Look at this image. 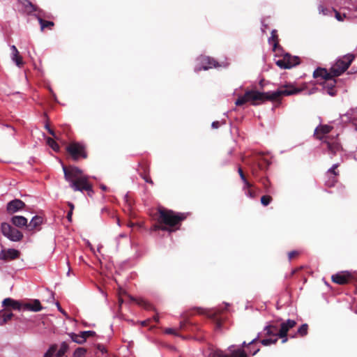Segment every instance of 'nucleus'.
Masks as SVG:
<instances>
[{"label":"nucleus","mask_w":357,"mask_h":357,"mask_svg":"<svg viewBox=\"0 0 357 357\" xmlns=\"http://www.w3.org/2000/svg\"><path fill=\"white\" fill-rule=\"evenodd\" d=\"M65 178L70 183V186L74 191H87L88 195L93 194L91 184L89 182V176L84 175L82 171L76 167H70L67 169L63 167Z\"/></svg>","instance_id":"nucleus-1"},{"label":"nucleus","mask_w":357,"mask_h":357,"mask_svg":"<svg viewBox=\"0 0 357 357\" xmlns=\"http://www.w3.org/2000/svg\"><path fill=\"white\" fill-rule=\"evenodd\" d=\"M298 92H300V90L295 88L294 86L286 85L275 91L259 92L251 90L247 91L245 93L248 101H252L253 104H255V102L257 100L262 102L265 100L274 101L277 100L282 96H291L298 93Z\"/></svg>","instance_id":"nucleus-2"},{"label":"nucleus","mask_w":357,"mask_h":357,"mask_svg":"<svg viewBox=\"0 0 357 357\" xmlns=\"http://www.w3.org/2000/svg\"><path fill=\"white\" fill-rule=\"evenodd\" d=\"M332 130L333 127L331 126L320 124L315 128L314 135L317 139L326 144L328 151L335 155L341 150V145L338 142L337 135L335 137L328 135Z\"/></svg>","instance_id":"nucleus-3"},{"label":"nucleus","mask_w":357,"mask_h":357,"mask_svg":"<svg viewBox=\"0 0 357 357\" xmlns=\"http://www.w3.org/2000/svg\"><path fill=\"white\" fill-rule=\"evenodd\" d=\"M185 215L183 213H176L171 210L165 208L159 210L158 222L160 224H164L165 226H155V230L162 229L163 231H172L174 229L172 228L180 225L181 222L185 219Z\"/></svg>","instance_id":"nucleus-4"},{"label":"nucleus","mask_w":357,"mask_h":357,"mask_svg":"<svg viewBox=\"0 0 357 357\" xmlns=\"http://www.w3.org/2000/svg\"><path fill=\"white\" fill-rule=\"evenodd\" d=\"M261 333H259L255 338H254L251 342L247 343L246 342H243L241 347L236 348L235 345H231L228 347V350L230 354V357H248V354L244 351V347H250V346L254 345L258 341V340L261 337ZM207 357H228L227 355L223 353L221 350L216 349L211 351Z\"/></svg>","instance_id":"nucleus-5"},{"label":"nucleus","mask_w":357,"mask_h":357,"mask_svg":"<svg viewBox=\"0 0 357 357\" xmlns=\"http://www.w3.org/2000/svg\"><path fill=\"white\" fill-rule=\"evenodd\" d=\"M354 59L353 54H347L342 58L337 59L331 68L333 76L338 77L345 72L349 68Z\"/></svg>","instance_id":"nucleus-6"},{"label":"nucleus","mask_w":357,"mask_h":357,"mask_svg":"<svg viewBox=\"0 0 357 357\" xmlns=\"http://www.w3.org/2000/svg\"><path fill=\"white\" fill-rule=\"evenodd\" d=\"M1 229L3 236L12 241H20L23 238L22 233L18 229L11 227L8 223H2Z\"/></svg>","instance_id":"nucleus-7"},{"label":"nucleus","mask_w":357,"mask_h":357,"mask_svg":"<svg viewBox=\"0 0 357 357\" xmlns=\"http://www.w3.org/2000/svg\"><path fill=\"white\" fill-rule=\"evenodd\" d=\"M299 63V58L297 56H292L289 54H286L282 59L276 61L277 66L281 68H291Z\"/></svg>","instance_id":"nucleus-8"},{"label":"nucleus","mask_w":357,"mask_h":357,"mask_svg":"<svg viewBox=\"0 0 357 357\" xmlns=\"http://www.w3.org/2000/svg\"><path fill=\"white\" fill-rule=\"evenodd\" d=\"M67 151L74 159H77L82 156L86 158V155L84 151V146L78 143H72L67 147Z\"/></svg>","instance_id":"nucleus-9"},{"label":"nucleus","mask_w":357,"mask_h":357,"mask_svg":"<svg viewBox=\"0 0 357 357\" xmlns=\"http://www.w3.org/2000/svg\"><path fill=\"white\" fill-rule=\"evenodd\" d=\"M335 77V76H331L329 78L320 83L322 84L324 91L332 96L336 94V79L334 78Z\"/></svg>","instance_id":"nucleus-10"},{"label":"nucleus","mask_w":357,"mask_h":357,"mask_svg":"<svg viewBox=\"0 0 357 357\" xmlns=\"http://www.w3.org/2000/svg\"><path fill=\"white\" fill-rule=\"evenodd\" d=\"M25 206L22 200L15 199L7 204L6 211L8 213L13 214L22 210Z\"/></svg>","instance_id":"nucleus-11"},{"label":"nucleus","mask_w":357,"mask_h":357,"mask_svg":"<svg viewBox=\"0 0 357 357\" xmlns=\"http://www.w3.org/2000/svg\"><path fill=\"white\" fill-rule=\"evenodd\" d=\"M20 252L19 250L9 248L7 250H2L0 252V260L9 261L19 258Z\"/></svg>","instance_id":"nucleus-12"},{"label":"nucleus","mask_w":357,"mask_h":357,"mask_svg":"<svg viewBox=\"0 0 357 357\" xmlns=\"http://www.w3.org/2000/svg\"><path fill=\"white\" fill-rule=\"evenodd\" d=\"M199 61H200L201 66L196 67L195 68L196 71H199L201 70H208L213 67L217 66L216 61L213 59L210 58L208 56H201L199 58Z\"/></svg>","instance_id":"nucleus-13"},{"label":"nucleus","mask_w":357,"mask_h":357,"mask_svg":"<svg viewBox=\"0 0 357 357\" xmlns=\"http://www.w3.org/2000/svg\"><path fill=\"white\" fill-rule=\"evenodd\" d=\"M296 325V322L292 319H287L286 321L282 322L280 329L279 330L278 335L280 337H284L287 335L288 331Z\"/></svg>","instance_id":"nucleus-14"},{"label":"nucleus","mask_w":357,"mask_h":357,"mask_svg":"<svg viewBox=\"0 0 357 357\" xmlns=\"http://www.w3.org/2000/svg\"><path fill=\"white\" fill-rule=\"evenodd\" d=\"M339 164H334L326 172V175L328 177V180L326 181L328 185H333L336 182V176H338L339 173L336 171Z\"/></svg>","instance_id":"nucleus-15"},{"label":"nucleus","mask_w":357,"mask_h":357,"mask_svg":"<svg viewBox=\"0 0 357 357\" xmlns=\"http://www.w3.org/2000/svg\"><path fill=\"white\" fill-rule=\"evenodd\" d=\"M278 333H279V331L276 326L269 324L264 327V332L261 333L262 335L261 337L263 335H266V336H268V337H275L278 338V337H279Z\"/></svg>","instance_id":"nucleus-16"},{"label":"nucleus","mask_w":357,"mask_h":357,"mask_svg":"<svg viewBox=\"0 0 357 357\" xmlns=\"http://www.w3.org/2000/svg\"><path fill=\"white\" fill-rule=\"evenodd\" d=\"M3 306L10 307L13 310H20L24 304H22L20 301L13 300L10 298H5L2 302Z\"/></svg>","instance_id":"nucleus-17"},{"label":"nucleus","mask_w":357,"mask_h":357,"mask_svg":"<svg viewBox=\"0 0 357 357\" xmlns=\"http://www.w3.org/2000/svg\"><path fill=\"white\" fill-rule=\"evenodd\" d=\"M349 279V275L344 273H337L332 276L333 282L339 284H344L348 282Z\"/></svg>","instance_id":"nucleus-18"},{"label":"nucleus","mask_w":357,"mask_h":357,"mask_svg":"<svg viewBox=\"0 0 357 357\" xmlns=\"http://www.w3.org/2000/svg\"><path fill=\"white\" fill-rule=\"evenodd\" d=\"M313 76L315 78H321L323 79V81L326 80V79L329 78L331 76H333V74L331 72H328L324 68H317L315 70L313 73Z\"/></svg>","instance_id":"nucleus-19"},{"label":"nucleus","mask_w":357,"mask_h":357,"mask_svg":"<svg viewBox=\"0 0 357 357\" xmlns=\"http://www.w3.org/2000/svg\"><path fill=\"white\" fill-rule=\"evenodd\" d=\"M10 221L13 225L17 227H23L24 226H28L27 219L22 215H15L11 218Z\"/></svg>","instance_id":"nucleus-20"},{"label":"nucleus","mask_w":357,"mask_h":357,"mask_svg":"<svg viewBox=\"0 0 357 357\" xmlns=\"http://www.w3.org/2000/svg\"><path fill=\"white\" fill-rule=\"evenodd\" d=\"M24 310L39 312L42 310V305L38 300H34L32 303H25L23 305Z\"/></svg>","instance_id":"nucleus-21"},{"label":"nucleus","mask_w":357,"mask_h":357,"mask_svg":"<svg viewBox=\"0 0 357 357\" xmlns=\"http://www.w3.org/2000/svg\"><path fill=\"white\" fill-rule=\"evenodd\" d=\"M43 222V218L40 216L35 215L31 220L29 224L27 227L29 230L31 231L35 229L36 227L40 226Z\"/></svg>","instance_id":"nucleus-22"},{"label":"nucleus","mask_w":357,"mask_h":357,"mask_svg":"<svg viewBox=\"0 0 357 357\" xmlns=\"http://www.w3.org/2000/svg\"><path fill=\"white\" fill-rule=\"evenodd\" d=\"M13 316V314L6 310H0V325H3Z\"/></svg>","instance_id":"nucleus-23"},{"label":"nucleus","mask_w":357,"mask_h":357,"mask_svg":"<svg viewBox=\"0 0 357 357\" xmlns=\"http://www.w3.org/2000/svg\"><path fill=\"white\" fill-rule=\"evenodd\" d=\"M36 17L38 20V22L40 25L41 31H43L45 28H51L52 26H54V23L52 22L44 20L42 18V15H40V13L36 15Z\"/></svg>","instance_id":"nucleus-24"},{"label":"nucleus","mask_w":357,"mask_h":357,"mask_svg":"<svg viewBox=\"0 0 357 357\" xmlns=\"http://www.w3.org/2000/svg\"><path fill=\"white\" fill-rule=\"evenodd\" d=\"M268 43L273 46V51H275L278 45V38L276 30H273L271 31V36L268 38Z\"/></svg>","instance_id":"nucleus-25"},{"label":"nucleus","mask_w":357,"mask_h":357,"mask_svg":"<svg viewBox=\"0 0 357 357\" xmlns=\"http://www.w3.org/2000/svg\"><path fill=\"white\" fill-rule=\"evenodd\" d=\"M69 336L70 337L72 341L77 344H82L86 342L85 337L83 336L82 333L79 334L71 333L69 334Z\"/></svg>","instance_id":"nucleus-26"},{"label":"nucleus","mask_w":357,"mask_h":357,"mask_svg":"<svg viewBox=\"0 0 357 357\" xmlns=\"http://www.w3.org/2000/svg\"><path fill=\"white\" fill-rule=\"evenodd\" d=\"M22 4L25 11L28 13H32L37 10V8L28 0L24 1Z\"/></svg>","instance_id":"nucleus-27"},{"label":"nucleus","mask_w":357,"mask_h":357,"mask_svg":"<svg viewBox=\"0 0 357 357\" xmlns=\"http://www.w3.org/2000/svg\"><path fill=\"white\" fill-rule=\"evenodd\" d=\"M10 56L12 61L15 62L18 67L21 68L23 66L24 62L22 60V57L20 55L19 52H17V54L11 53Z\"/></svg>","instance_id":"nucleus-28"},{"label":"nucleus","mask_w":357,"mask_h":357,"mask_svg":"<svg viewBox=\"0 0 357 357\" xmlns=\"http://www.w3.org/2000/svg\"><path fill=\"white\" fill-rule=\"evenodd\" d=\"M68 344L65 342H63L60 345L59 349L58 351L56 350V354L55 355V357H62L66 354V352L68 351Z\"/></svg>","instance_id":"nucleus-29"},{"label":"nucleus","mask_w":357,"mask_h":357,"mask_svg":"<svg viewBox=\"0 0 357 357\" xmlns=\"http://www.w3.org/2000/svg\"><path fill=\"white\" fill-rule=\"evenodd\" d=\"M278 342V337H269L268 338H264L261 340V344L264 346H268L271 344H275Z\"/></svg>","instance_id":"nucleus-30"},{"label":"nucleus","mask_w":357,"mask_h":357,"mask_svg":"<svg viewBox=\"0 0 357 357\" xmlns=\"http://www.w3.org/2000/svg\"><path fill=\"white\" fill-rule=\"evenodd\" d=\"M57 346L56 344L52 345L47 352L44 354L43 357H55L56 354Z\"/></svg>","instance_id":"nucleus-31"},{"label":"nucleus","mask_w":357,"mask_h":357,"mask_svg":"<svg viewBox=\"0 0 357 357\" xmlns=\"http://www.w3.org/2000/svg\"><path fill=\"white\" fill-rule=\"evenodd\" d=\"M47 144L56 152L59 151V144L51 137H47L46 139Z\"/></svg>","instance_id":"nucleus-32"},{"label":"nucleus","mask_w":357,"mask_h":357,"mask_svg":"<svg viewBox=\"0 0 357 357\" xmlns=\"http://www.w3.org/2000/svg\"><path fill=\"white\" fill-rule=\"evenodd\" d=\"M86 350L83 347L77 348L73 353V357H85Z\"/></svg>","instance_id":"nucleus-33"},{"label":"nucleus","mask_w":357,"mask_h":357,"mask_svg":"<svg viewBox=\"0 0 357 357\" xmlns=\"http://www.w3.org/2000/svg\"><path fill=\"white\" fill-rule=\"evenodd\" d=\"M308 326L307 324H302L298 329V334L302 337L305 336L307 333Z\"/></svg>","instance_id":"nucleus-34"},{"label":"nucleus","mask_w":357,"mask_h":357,"mask_svg":"<svg viewBox=\"0 0 357 357\" xmlns=\"http://www.w3.org/2000/svg\"><path fill=\"white\" fill-rule=\"evenodd\" d=\"M249 102L248 97L246 96V93L243 96H239L238 98L236 100L235 104L237 106H241L245 102Z\"/></svg>","instance_id":"nucleus-35"},{"label":"nucleus","mask_w":357,"mask_h":357,"mask_svg":"<svg viewBox=\"0 0 357 357\" xmlns=\"http://www.w3.org/2000/svg\"><path fill=\"white\" fill-rule=\"evenodd\" d=\"M332 11L335 13V17L337 20L340 22H342L346 18L345 14H341L338 11H337L335 9H332Z\"/></svg>","instance_id":"nucleus-36"},{"label":"nucleus","mask_w":357,"mask_h":357,"mask_svg":"<svg viewBox=\"0 0 357 357\" xmlns=\"http://www.w3.org/2000/svg\"><path fill=\"white\" fill-rule=\"evenodd\" d=\"M272 200V198L269 195H264L261 197V203L264 206H268Z\"/></svg>","instance_id":"nucleus-37"},{"label":"nucleus","mask_w":357,"mask_h":357,"mask_svg":"<svg viewBox=\"0 0 357 357\" xmlns=\"http://www.w3.org/2000/svg\"><path fill=\"white\" fill-rule=\"evenodd\" d=\"M259 350H260L259 347H255V344L254 345L250 346V347H249L248 349V353L252 356H255L259 351Z\"/></svg>","instance_id":"nucleus-38"},{"label":"nucleus","mask_w":357,"mask_h":357,"mask_svg":"<svg viewBox=\"0 0 357 357\" xmlns=\"http://www.w3.org/2000/svg\"><path fill=\"white\" fill-rule=\"evenodd\" d=\"M319 10L320 13H321L324 15H329V14H331L332 13H333L332 11V9L331 10V9H328L326 8H324V7L321 6L319 7Z\"/></svg>","instance_id":"nucleus-39"},{"label":"nucleus","mask_w":357,"mask_h":357,"mask_svg":"<svg viewBox=\"0 0 357 357\" xmlns=\"http://www.w3.org/2000/svg\"><path fill=\"white\" fill-rule=\"evenodd\" d=\"M242 181L243 183V190H244V192L252 188V185L250 182H248L247 179H245Z\"/></svg>","instance_id":"nucleus-40"},{"label":"nucleus","mask_w":357,"mask_h":357,"mask_svg":"<svg viewBox=\"0 0 357 357\" xmlns=\"http://www.w3.org/2000/svg\"><path fill=\"white\" fill-rule=\"evenodd\" d=\"M83 336L85 337V340L91 336H93L95 335V332L92 331H82L81 332Z\"/></svg>","instance_id":"nucleus-41"},{"label":"nucleus","mask_w":357,"mask_h":357,"mask_svg":"<svg viewBox=\"0 0 357 357\" xmlns=\"http://www.w3.org/2000/svg\"><path fill=\"white\" fill-rule=\"evenodd\" d=\"M245 194L247 197L250 198H254L255 197V192L252 191L251 189H248L246 191H245Z\"/></svg>","instance_id":"nucleus-42"},{"label":"nucleus","mask_w":357,"mask_h":357,"mask_svg":"<svg viewBox=\"0 0 357 357\" xmlns=\"http://www.w3.org/2000/svg\"><path fill=\"white\" fill-rule=\"evenodd\" d=\"M165 333L167 334H172V335H177L176 331L174 328H169L165 329Z\"/></svg>","instance_id":"nucleus-43"},{"label":"nucleus","mask_w":357,"mask_h":357,"mask_svg":"<svg viewBox=\"0 0 357 357\" xmlns=\"http://www.w3.org/2000/svg\"><path fill=\"white\" fill-rule=\"evenodd\" d=\"M298 255V252L296 250L289 252L288 254L289 260H291V259H293L294 257L297 256Z\"/></svg>","instance_id":"nucleus-44"},{"label":"nucleus","mask_w":357,"mask_h":357,"mask_svg":"<svg viewBox=\"0 0 357 357\" xmlns=\"http://www.w3.org/2000/svg\"><path fill=\"white\" fill-rule=\"evenodd\" d=\"M45 128L51 135H52L55 139H58L53 130H52L47 125L45 126Z\"/></svg>","instance_id":"nucleus-45"},{"label":"nucleus","mask_w":357,"mask_h":357,"mask_svg":"<svg viewBox=\"0 0 357 357\" xmlns=\"http://www.w3.org/2000/svg\"><path fill=\"white\" fill-rule=\"evenodd\" d=\"M238 174H239V176L241 177V181H243V180L246 179V178H245V175H244V174L243 172V170H242V169L241 167L238 168Z\"/></svg>","instance_id":"nucleus-46"},{"label":"nucleus","mask_w":357,"mask_h":357,"mask_svg":"<svg viewBox=\"0 0 357 357\" xmlns=\"http://www.w3.org/2000/svg\"><path fill=\"white\" fill-rule=\"evenodd\" d=\"M10 50L12 51L11 53L17 54V52H18V50H17V47L15 45H11L10 46Z\"/></svg>","instance_id":"nucleus-47"},{"label":"nucleus","mask_w":357,"mask_h":357,"mask_svg":"<svg viewBox=\"0 0 357 357\" xmlns=\"http://www.w3.org/2000/svg\"><path fill=\"white\" fill-rule=\"evenodd\" d=\"M211 126L213 128H218L220 126V123L218 121H213Z\"/></svg>","instance_id":"nucleus-48"},{"label":"nucleus","mask_w":357,"mask_h":357,"mask_svg":"<svg viewBox=\"0 0 357 357\" xmlns=\"http://www.w3.org/2000/svg\"><path fill=\"white\" fill-rule=\"evenodd\" d=\"M72 215H73V211H69V212L67 214V218L69 222H71V220H72Z\"/></svg>","instance_id":"nucleus-49"},{"label":"nucleus","mask_w":357,"mask_h":357,"mask_svg":"<svg viewBox=\"0 0 357 357\" xmlns=\"http://www.w3.org/2000/svg\"><path fill=\"white\" fill-rule=\"evenodd\" d=\"M145 301L143 300V299H140L139 301H138V304L139 305H145Z\"/></svg>","instance_id":"nucleus-50"},{"label":"nucleus","mask_w":357,"mask_h":357,"mask_svg":"<svg viewBox=\"0 0 357 357\" xmlns=\"http://www.w3.org/2000/svg\"><path fill=\"white\" fill-rule=\"evenodd\" d=\"M68 206L70 208V211H73V210L74 209V205L72 203H68Z\"/></svg>","instance_id":"nucleus-51"},{"label":"nucleus","mask_w":357,"mask_h":357,"mask_svg":"<svg viewBox=\"0 0 357 357\" xmlns=\"http://www.w3.org/2000/svg\"><path fill=\"white\" fill-rule=\"evenodd\" d=\"M125 237H127L126 234H121L119 235L117 239H119V238H125Z\"/></svg>","instance_id":"nucleus-52"},{"label":"nucleus","mask_w":357,"mask_h":357,"mask_svg":"<svg viewBox=\"0 0 357 357\" xmlns=\"http://www.w3.org/2000/svg\"><path fill=\"white\" fill-rule=\"evenodd\" d=\"M282 340V343H285L287 341V336H284V337H281Z\"/></svg>","instance_id":"nucleus-53"},{"label":"nucleus","mask_w":357,"mask_h":357,"mask_svg":"<svg viewBox=\"0 0 357 357\" xmlns=\"http://www.w3.org/2000/svg\"><path fill=\"white\" fill-rule=\"evenodd\" d=\"M100 188L104 191L107 190V187L105 185H100Z\"/></svg>","instance_id":"nucleus-54"},{"label":"nucleus","mask_w":357,"mask_h":357,"mask_svg":"<svg viewBox=\"0 0 357 357\" xmlns=\"http://www.w3.org/2000/svg\"><path fill=\"white\" fill-rule=\"evenodd\" d=\"M144 180L146 181V182H148V183H152L151 180V179H149V178H147V177H144Z\"/></svg>","instance_id":"nucleus-55"},{"label":"nucleus","mask_w":357,"mask_h":357,"mask_svg":"<svg viewBox=\"0 0 357 357\" xmlns=\"http://www.w3.org/2000/svg\"><path fill=\"white\" fill-rule=\"evenodd\" d=\"M220 327H221V323H220V321H217V328H220Z\"/></svg>","instance_id":"nucleus-56"},{"label":"nucleus","mask_w":357,"mask_h":357,"mask_svg":"<svg viewBox=\"0 0 357 357\" xmlns=\"http://www.w3.org/2000/svg\"><path fill=\"white\" fill-rule=\"evenodd\" d=\"M356 10H357V6H356Z\"/></svg>","instance_id":"nucleus-57"}]
</instances>
